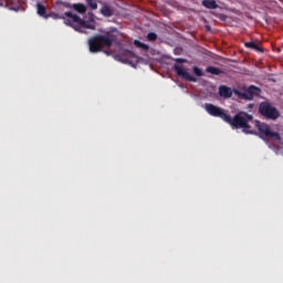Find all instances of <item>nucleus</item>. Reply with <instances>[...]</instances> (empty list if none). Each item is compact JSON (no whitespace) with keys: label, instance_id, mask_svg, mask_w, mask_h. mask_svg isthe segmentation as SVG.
I'll list each match as a JSON object with an SVG mask.
<instances>
[{"label":"nucleus","instance_id":"obj_10","mask_svg":"<svg viewBox=\"0 0 283 283\" xmlns=\"http://www.w3.org/2000/svg\"><path fill=\"white\" fill-rule=\"evenodd\" d=\"M219 96L230 98L233 96V90L227 85L219 86Z\"/></svg>","mask_w":283,"mask_h":283},{"label":"nucleus","instance_id":"obj_9","mask_svg":"<svg viewBox=\"0 0 283 283\" xmlns=\"http://www.w3.org/2000/svg\"><path fill=\"white\" fill-rule=\"evenodd\" d=\"M174 71L177 74V76H180L186 81H189V82H197L198 81V78L195 77L193 75H191L187 70H185V67L182 65L175 64L174 65Z\"/></svg>","mask_w":283,"mask_h":283},{"label":"nucleus","instance_id":"obj_12","mask_svg":"<svg viewBox=\"0 0 283 283\" xmlns=\"http://www.w3.org/2000/svg\"><path fill=\"white\" fill-rule=\"evenodd\" d=\"M244 48H247L248 50H254L255 52H264V49L254 41L244 42Z\"/></svg>","mask_w":283,"mask_h":283},{"label":"nucleus","instance_id":"obj_4","mask_svg":"<svg viewBox=\"0 0 283 283\" xmlns=\"http://www.w3.org/2000/svg\"><path fill=\"white\" fill-rule=\"evenodd\" d=\"M255 126H256L260 137L262 139H270V140H281L282 139L281 134L277 132H273L270 125L262 123L260 120H256Z\"/></svg>","mask_w":283,"mask_h":283},{"label":"nucleus","instance_id":"obj_24","mask_svg":"<svg viewBox=\"0 0 283 283\" xmlns=\"http://www.w3.org/2000/svg\"><path fill=\"white\" fill-rule=\"evenodd\" d=\"M93 17H94V14H93V13H91V18H90V20H91V21H93Z\"/></svg>","mask_w":283,"mask_h":283},{"label":"nucleus","instance_id":"obj_16","mask_svg":"<svg viewBox=\"0 0 283 283\" xmlns=\"http://www.w3.org/2000/svg\"><path fill=\"white\" fill-rule=\"evenodd\" d=\"M206 72L208 74H213L214 76H220V74H224V72L221 69L216 67V66H208L206 69Z\"/></svg>","mask_w":283,"mask_h":283},{"label":"nucleus","instance_id":"obj_8","mask_svg":"<svg viewBox=\"0 0 283 283\" xmlns=\"http://www.w3.org/2000/svg\"><path fill=\"white\" fill-rule=\"evenodd\" d=\"M261 88L256 87V86H250L247 91H244L243 93L239 90H233V93L235 95H242L243 98L245 99H253L254 96H259L261 95Z\"/></svg>","mask_w":283,"mask_h":283},{"label":"nucleus","instance_id":"obj_5","mask_svg":"<svg viewBox=\"0 0 283 283\" xmlns=\"http://www.w3.org/2000/svg\"><path fill=\"white\" fill-rule=\"evenodd\" d=\"M259 112L262 116L269 119H277L281 116L280 111L269 102H262L259 106Z\"/></svg>","mask_w":283,"mask_h":283},{"label":"nucleus","instance_id":"obj_23","mask_svg":"<svg viewBox=\"0 0 283 283\" xmlns=\"http://www.w3.org/2000/svg\"><path fill=\"white\" fill-rule=\"evenodd\" d=\"M175 61L176 63H187V60L182 57H177Z\"/></svg>","mask_w":283,"mask_h":283},{"label":"nucleus","instance_id":"obj_19","mask_svg":"<svg viewBox=\"0 0 283 283\" xmlns=\"http://www.w3.org/2000/svg\"><path fill=\"white\" fill-rule=\"evenodd\" d=\"M87 6L91 8V10H97L98 3L96 0H86Z\"/></svg>","mask_w":283,"mask_h":283},{"label":"nucleus","instance_id":"obj_11","mask_svg":"<svg viewBox=\"0 0 283 283\" xmlns=\"http://www.w3.org/2000/svg\"><path fill=\"white\" fill-rule=\"evenodd\" d=\"M36 13L39 14V17L50 19V14H48V8H45L42 2L36 3Z\"/></svg>","mask_w":283,"mask_h":283},{"label":"nucleus","instance_id":"obj_20","mask_svg":"<svg viewBox=\"0 0 283 283\" xmlns=\"http://www.w3.org/2000/svg\"><path fill=\"white\" fill-rule=\"evenodd\" d=\"M147 39H148V41H157L158 34L155 33V32H149V33L147 34Z\"/></svg>","mask_w":283,"mask_h":283},{"label":"nucleus","instance_id":"obj_3","mask_svg":"<svg viewBox=\"0 0 283 283\" xmlns=\"http://www.w3.org/2000/svg\"><path fill=\"white\" fill-rule=\"evenodd\" d=\"M64 14L67 17V19L65 20V25H70V28H73L75 32L86 34V30H96L95 24H91L90 22L83 20L76 13L66 11L64 12Z\"/></svg>","mask_w":283,"mask_h":283},{"label":"nucleus","instance_id":"obj_15","mask_svg":"<svg viewBox=\"0 0 283 283\" xmlns=\"http://www.w3.org/2000/svg\"><path fill=\"white\" fill-rule=\"evenodd\" d=\"M101 14H103V17L109 18L114 15V10L108 4H105L101 9Z\"/></svg>","mask_w":283,"mask_h":283},{"label":"nucleus","instance_id":"obj_22","mask_svg":"<svg viewBox=\"0 0 283 283\" xmlns=\"http://www.w3.org/2000/svg\"><path fill=\"white\" fill-rule=\"evenodd\" d=\"M53 19H63L64 20V23H65V20L67 19L66 14H52Z\"/></svg>","mask_w":283,"mask_h":283},{"label":"nucleus","instance_id":"obj_2","mask_svg":"<svg viewBox=\"0 0 283 283\" xmlns=\"http://www.w3.org/2000/svg\"><path fill=\"white\" fill-rule=\"evenodd\" d=\"M253 120V115H250L247 112H239L233 117L231 115L227 116L226 123L231 126L233 129H243L245 133H251L250 122Z\"/></svg>","mask_w":283,"mask_h":283},{"label":"nucleus","instance_id":"obj_21","mask_svg":"<svg viewBox=\"0 0 283 283\" xmlns=\"http://www.w3.org/2000/svg\"><path fill=\"white\" fill-rule=\"evenodd\" d=\"M193 73L196 74V76H205V72L198 66H193Z\"/></svg>","mask_w":283,"mask_h":283},{"label":"nucleus","instance_id":"obj_6","mask_svg":"<svg viewBox=\"0 0 283 283\" xmlns=\"http://www.w3.org/2000/svg\"><path fill=\"white\" fill-rule=\"evenodd\" d=\"M205 109L209 115H211L213 117H219L222 120L227 122L229 114H227L226 109L221 108L220 106H217L211 103H206Z\"/></svg>","mask_w":283,"mask_h":283},{"label":"nucleus","instance_id":"obj_18","mask_svg":"<svg viewBox=\"0 0 283 283\" xmlns=\"http://www.w3.org/2000/svg\"><path fill=\"white\" fill-rule=\"evenodd\" d=\"M134 45H136V48H140L142 50H145V51L149 50V48H150L148 44L143 43L139 40H135Z\"/></svg>","mask_w":283,"mask_h":283},{"label":"nucleus","instance_id":"obj_14","mask_svg":"<svg viewBox=\"0 0 283 283\" xmlns=\"http://www.w3.org/2000/svg\"><path fill=\"white\" fill-rule=\"evenodd\" d=\"M72 8L75 12H78V14H86L87 12V7L84 3H73Z\"/></svg>","mask_w":283,"mask_h":283},{"label":"nucleus","instance_id":"obj_1","mask_svg":"<svg viewBox=\"0 0 283 283\" xmlns=\"http://www.w3.org/2000/svg\"><path fill=\"white\" fill-rule=\"evenodd\" d=\"M118 38L115 31H106L103 34H96L88 40V48L92 54L103 52L104 48L109 50L114 43H117Z\"/></svg>","mask_w":283,"mask_h":283},{"label":"nucleus","instance_id":"obj_17","mask_svg":"<svg viewBox=\"0 0 283 283\" xmlns=\"http://www.w3.org/2000/svg\"><path fill=\"white\" fill-rule=\"evenodd\" d=\"M134 45H136V48H140L142 50H145V51L149 50V48H150L148 44L143 43L139 40H135Z\"/></svg>","mask_w":283,"mask_h":283},{"label":"nucleus","instance_id":"obj_7","mask_svg":"<svg viewBox=\"0 0 283 283\" xmlns=\"http://www.w3.org/2000/svg\"><path fill=\"white\" fill-rule=\"evenodd\" d=\"M115 60L132 65L133 62L137 61V55L133 51L123 49L115 55Z\"/></svg>","mask_w":283,"mask_h":283},{"label":"nucleus","instance_id":"obj_13","mask_svg":"<svg viewBox=\"0 0 283 283\" xmlns=\"http://www.w3.org/2000/svg\"><path fill=\"white\" fill-rule=\"evenodd\" d=\"M201 6L207 8V10H217L219 8V4L216 0H202Z\"/></svg>","mask_w":283,"mask_h":283}]
</instances>
